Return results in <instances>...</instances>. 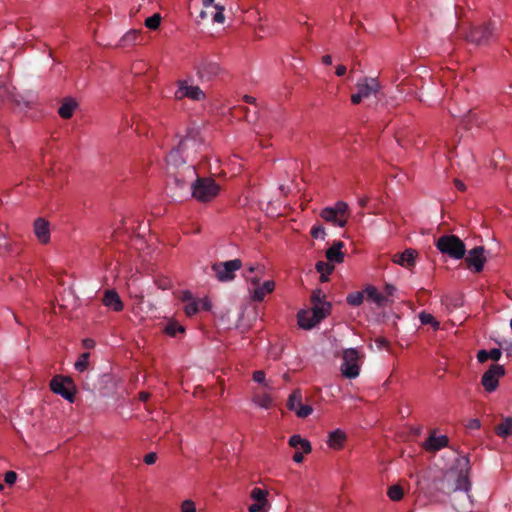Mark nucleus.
Wrapping results in <instances>:
<instances>
[{
	"label": "nucleus",
	"instance_id": "58836bf2",
	"mask_svg": "<svg viewBox=\"0 0 512 512\" xmlns=\"http://www.w3.org/2000/svg\"><path fill=\"white\" fill-rule=\"evenodd\" d=\"M332 208L340 217L348 219L347 213L349 210V206L346 202L338 201Z\"/></svg>",
	"mask_w": 512,
	"mask_h": 512
},
{
	"label": "nucleus",
	"instance_id": "09e8293b",
	"mask_svg": "<svg viewBox=\"0 0 512 512\" xmlns=\"http://www.w3.org/2000/svg\"><path fill=\"white\" fill-rule=\"evenodd\" d=\"M502 356V351L498 348H493L488 351V358L493 361H498Z\"/></svg>",
	"mask_w": 512,
	"mask_h": 512
},
{
	"label": "nucleus",
	"instance_id": "6ab92c4d",
	"mask_svg": "<svg viewBox=\"0 0 512 512\" xmlns=\"http://www.w3.org/2000/svg\"><path fill=\"white\" fill-rule=\"evenodd\" d=\"M102 301L105 306L112 308L116 312L123 310V302L114 290L105 291Z\"/></svg>",
	"mask_w": 512,
	"mask_h": 512
},
{
	"label": "nucleus",
	"instance_id": "5701e85b",
	"mask_svg": "<svg viewBox=\"0 0 512 512\" xmlns=\"http://www.w3.org/2000/svg\"><path fill=\"white\" fill-rule=\"evenodd\" d=\"M344 247V243L341 241L335 242L330 248L326 251V258L330 262L341 263L344 258V254L341 252V249Z\"/></svg>",
	"mask_w": 512,
	"mask_h": 512
},
{
	"label": "nucleus",
	"instance_id": "72a5a7b5",
	"mask_svg": "<svg viewBox=\"0 0 512 512\" xmlns=\"http://www.w3.org/2000/svg\"><path fill=\"white\" fill-rule=\"evenodd\" d=\"M164 331L169 335V336H176L178 332H184V327L179 325L178 323L176 322H173V321H170L166 324L165 328H164Z\"/></svg>",
	"mask_w": 512,
	"mask_h": 512
},
{
	"label": "nucleus",
	"instance_id": "9d476101",
	"mask_svg": "<svg viewBox=\"0 0 512 512\" xmlns=\"http://www.w3.org/2000/svg\"><path fill=\"white\" fill-rule=\"evenodd\" d=\"M505 374V369L502 365L492 364L489 369L483 374L481 383L487 392H493L497 389L499 378Z\"/></svg>",
	"mask_w": 512,
	"mask_h": 512
},
{
	"label": "nucleus",
	"instance_id": "ddd939ff",
	"mask_svg": "<svg viewBox=\"0 0 512 512\" xmlns=\"http://www.w3.org/2000/svg\"><path fill=\"white\" fill-rule=\"evenodd\" d=\"M382 86L377 78L374 77H363L356 83V89L361 93L364 98H368L372 95H376Z\"/></svg>",
	"mask_w": 512,
	"mask_h": 512
},
{
	"label": "nucleus",
	"instance_id": "473e14b6",
	"mask_svg": "<svg viewBox=\"0 0 512 512\" xmlns=\"http://www.w3.org/2000/svg\"><path fill=\"white\" fill-rule=\"evenodd\" d=\"M90 353H82L75 363V369L79 372H83L88 368Z\"/></svg>",
	"mask_w": 512,
	"mask_h": 512
},
{
	"label": "nucleus",
	"instance_id": "864d4df0",
	"mask_svg": "<svg viewBox=\"0 0 512 512\" xmlns=\"http://www.w3.org/2000/svg\"><path fill=\"white\" fill-rule=\"evenodd\" d=\"M0 248L9 251L10 245L4 234H0Z\"/></svg>",
	"mask_w": 512,
	"mask_h": 512
},
{
	"label": "nucleus",
	"instance_id": "6e6d98bb",
	"mask_svg": "<svg viewBox=\"0 0 512 512\" xmlns=\"http://www.w3.org/2000/svg\"><path fill=\"white\" fill-rule=\"evenodd\" d=\"M384 290H385V293H386L385 296H387L389 298L390 296L394 295V293L396 291V288L393 285H391V284H386Z\"/></svg>",
	"mask_w": 512,
	"mask_h": 512
},
{
	"label": "nucleus",
	"instance_id": "bf43d9fd",
	"mask_svg": "<svg viewBox=\"0 0 512 512\" xmlns=\"http://www.w3.org/2000/svg\"><path fill=\"white\" fill-rule=\"evenodd\" d=\"M181 300L184 302H190L193 300V296L190 291H183L181 295Z\"/></svg>",
	"mask_w": 512,
	"mask_h": 512
},
{
	"label": "nucleus",
	"instance_id": "680f3d73",
	"mask_svg": "<svg viewBox=\"0 0 512 512\" xmlns=\"http://www.w3.org/2000/svg\"><path fill=\"white\" fill-rule=\"evenodd\" d=\"M293 460L296 463H301L304 460L303 453H301L299 450H297L296 453L293 455Z\"/></svg>",
	"mask_w": 512,
	"mask_h": 512
},
{
	"label": "nucleus",
	"instance_id": "c03bdc74",
	"mask_svg": "<svg viewBox=\"0 0 512 512\" xmlns=\"http://www.w3.org/2000/svg\"><path fill=\"white\" fill-rule=\"evenodd\" d=\"M310 233H311V236L313 238H319V237L324 238V236L326 234L324 227L321 226V225H314L311 228V232Z\"/></svg>",
	"mask_w": 512,
	"mask_h": 512
},
{
	"label": "nucleus",
	"instance_id": "a211bd4d",
	"mask_svg": "<svg viewBox=\"0 0 512 512\" xmlns=\"http://www.w3.org/2000/svg\"><path fill=\"white\" fill-rule=\"evenodd\" d=\"M252 282L257 285L253 290V299L255 301H262L275 287V283L271 280L265 281L262 285H258V279L256 278L253 279Z\"/></svg>",
	"mask_w": 512,
	"mask_h": 512
},
{
	"label": "nucleus",
	"instance_id": "b1692460",
	"mask_svg": "<svg viewBox=\"0 0 512 512\" xmlns=\"http://www.w3.org/2000/svg\"><path fill=\"white\" fill-rule=\"evenodd\" d=\"M346 439V435L340 429L334 430L329 433L327 444L333 449H340Z\"/></svg>",
	"mask_w": 512,
	"mask_h": 512
},
{
	"label": "nucleus",
	"instance_id": "9b49d317",
	"mask_svg": "<svg viewBox=\"0 0 512 512\" xmlns=\"http://www.w3.org/2000/svg\"><path fill=\"white\" fill-rule=\"evenodd\" d=\"M175 98L178 100L189 98L194 101H200L205 98V93L198 86L189 85L188 81L181 80L178 82Z\"/></svg>",
	"mask_w": 512,
	"mask_h": 512
},
{
	"label": "nucleus",
	"instance_id": "20e7f679",
	"mask_svg": "<svg viewBox=\"0 0 512 512\" xmlns=\"http://www.w3.org/2000/svg\"><path fill=\"white\" fill-rule=\"evenodd\" d=\"M436 248L453 259H462L466 253L463 241L456 235H443L435 243Z\"/></svg>",
	"mask_w": 512,
	"mask_h": 512
},
{
	"label": "nucleus",
	"instance_id": "7c9ffc66",
	"mask_svg": "<svg viewBox=\"0 0 512 512\" xmlns=\"http://www.w3.org/2000/svg\"><path fill=\"white\" fill-rule=\"evenodd\" d=\"M298 319V325L306 330H309L313 328L315 325H317V322H314V318L311 316H304L303 319L301 318V310L297 314Z\"/></svg>",
	"mask_w": 512,
	"mask_h": 512
},
{
	"label": "nucleus",
	"instance_id": "423d86ee",
	"mask_svg": "<svg viewBox=\"0 0 512 512\" xmlns=\"http://www.w3.org/2000/svg\"><path fill=\"white\" fill-rule=\"evenodd\" d=\"M242 266L240 259H233L225 262H218L212 265V270L215 272L217 279L220 282L231 281L235 278V271L239 270Z\"/></svg>",
	"mask_w": 512,
	"mask_h": 512
},
{
	"label": "nucleus",
	"instance_id": "2eb2a0df",
	"mask_svg": "<svg viewBox=\"0 0 512 512\" xmlns=\"http://www.w3.org/2000/svg\"><path fill=\"white\" fill-rule=\"evenodd\" d=\"M331 310V304L328 303H318L315 305H312V308L310 310H301V318L303 319L304 316H311L314 318V322L319 323L321 320L326 318V316L330 313Z\"/></svg>",
	"mask_w": 512,
	"mask_h": 512
},
{
	"label": "nucleus",
	"instance_id": "ea45409f",
	"mask_svg": "<svg viewBox=\"0 0 512 512\" xmlns=\"http://www.w3.org/2000/svg\"><path fill=\"white\" fill-rule=\"evenodd\" d=\"M316 270L322 274V273H332V271L334 270V266L331 265L330 263L328 262H324V261H318L316 263Z\"/></svg>",
	"mask_w": 512,
	"mask_h": 512
},
{
	"label": "nucleus",
	"instance_id": "de8ad7c7",
	"mask_svg": "<svg viewBox=\"0 0 512 512\" xmlns=\"http://www.w3.org/2000/svg\"><path fill=\"white\" fill-rule=\"evenodd\" d=\"M17 480V474L14 471H8L4 475V482L8 485H13Z\"/></svg>",
	"mask_w": 512,
	"mask_h": 512
},
{
	"label": "nucleus",
	"instance_id": "5fc2aeb1",
	"mask_svg": "<svg viewBox=\"0 0 512 512\" xmlns=\"http://www.w3.org/2000/svg\"><path fill=\"white\" fill-rule=\"evenodd\" d=\"M363 99H365L361 93L357 90L356 93L351 95V102L355 105L359 104Z\"/></svg>",
	"mask_w": 512,
	"mask_h": 512
},
{
	"label": "nucleus",
	"instance_id": "e433bc0d",
	"mask_svg": "<svg viewBox=\"0 0 512 512\" xmlns=\"http://www.w3.org/2000/svg\"><path fill=\"white\" fill-rule=\"evenodd\" d=\"M160 23L161 15L159 13H155L145 20V26L152 30H156L160 26Z\"/></svg>",
	"mask_w": 512,
	"mask_h": 512
},
{
	"label": "nucleus",
	"instance_id": "393cba45",
	"mask_svg": "<svg viewBox=\"0 0 512 512\" xmlns=\"http://www.w3.org/2000/svg\"><path fill=\"white\" fill-rule=\"evenodd\" d=\"M289 445L296 450H302L305 454L310 453L312 450L310 442L303 439L300 435L291 436L289 439Z\"/></svg>",
	"mask_w": 512,
	"mask_h": 512
},
{
	"label": "nucleus",
	"instance_id": "a878e982",
	"mask_svg": "<svg viewBox=\"0 0 512 512\" xmlns=\"http://www.w3.org/2000/svg\"><path fill=\"white\" fill-rule=\"evenodd\" d=\"M194 176H196V170L194 166H186L184 167L183 175H175L174 181L176 186L182 189L188 186V183L184 177H188L190 180H192Z\"/></svg>",
	"mask_w": 512,
	"mask_h": 512
},
{
	"label": "nucleus",
	"instance_id": "37998d69",
	"mask_svg": "<svg viewBox=\"0 0 512 512\" xmlns=\"http://www.w3.org/2000/svg\"><path fill=\"white\" fill-rule=\"evenodd\" d=\"M268 504L264 502H255L251 504L248 508L249 512H267Z\"/></svg>",
	"mask_w": 512,
	"mask_h": 512
},
{
	"label": "nucleus",
	"instance_id": "a18cd8bd",
	"mask_svg": "<svg viewBox=\"0 0 512 512\" xmlns=\"http://www.w3.org/2000/svg\"><path fill=\"white\" fill-rule=\"evenodd\" d=\"M181 512H196L195 503L192 500H185L181 504Z\"/></svg>",
	"mask_w": 512,
	"mask_h": 512
},
{
	"label": "nucleus",
	"instance_id": "dca6fc26",
	"mask_svg": "<svg viewBox=\"0 0 512 512\" xmlns=\"http://www.w3.org/2000/svg\"><path fill=\"white\" fill-rule=\"evenodd\" d=\"M416 255H417V251L410 248V249H406L402 253H396L393 256L392 261L395 264H398L402 267L411 268L415 265Z\"/></svg>",
	"mask_w": 512,
	"mask_h": 512
},
{
	"label": "nucleus",
	"instance_id": "0eeeda50",
	"mask_svg": "<svg viewBox=\"0 0 512 512\" xmlns=\"http://www.w3.org/2000/svg\"><path fill=\"white\" fill-rule=\"evenodd\" d=\"M50 388L69 402H74L76 389L71 378L55 376L50 382Z\"/></svg>",
	"mask_w": 512,
	"mask_h": 512
},
{
	"label": "nucleus",
	"instance_id": "3c124183",
	"mask_svg": "<svg viewBox=\"0 0 512 512\" xmlns=\"http://www.w3.org/2000/svg\"><path fill=\"white\" fill-rule=\"evenodd\" d=\"M253 380L257 383H264L265 373L261 370L255 371L253 374Z\"/></svg>",
	"mask_w": 512,
	"mask_h": 512
},
{
	"label": "nucleus",
	"instance_id": "338daca9",
	"mask_svg": "<svg viewBox=\"0 0 512 512\" xmlns=\"http://www.w3.org/2000/svg\"><path fill=\"white\" fill-rule=\"evenodd\" d=\"M150 397V394L148 392H140L139 393V399L143 402H146Z\"/></svg>",
	"mask_w": 512,
	"mask_h": 512
},
{
	"label": "nucleus",
	"instance_id": "f704fd0d",
	"mask_svg": "<svg viewBox=\"0 0 512 512\" xmlns=\"http://www.w3.org/2000/svg\"><path fill=\"white\" fill-rule=\"evenodd\" d=\"M403 489L399 485H393L388 489V496L393 501H399L403 498Z\"/></svg>",
	"mask_w": 512,
	"mask_h": 512
},
{
	"label": "nucleus",
	"instance_id": "aec40b11",
	"mask_svg": "<svg viewBox=\"0 0 512 512\" xmlns=\"http://www.w3.org/2000/svg\"><path fill=\"white\" fill-rule=\"evenodd\" d=\"M320 216L327 222H332L339 227L347 225V218L340 217L332 207H326L320 212Z\"/></svg>",
	"mask_w": 512,
	"mask_h": 512
},
{
	"label": "nucleus",
	"instance_id": "0e129e2a",
	"mask_svg": "<svg viewBox=\"0 0 512 512\" xmlns=\"http://www.w3.org/2000/svg\"><path fill=\"white\" fill-rule=\"evenodd\" d=\"M454 184H455V186H456V188H457L458 190H460V191H465L466 186H465V184H464L461 180H459V179H455V180H454Z\"/></svg>",
	"mask_w": 512,
	"mask_h": 512
},
{
	"label": "nucleus",
	"instance_id": "39448f33",
	"mask_svg": "<svg viewBox=\"0 0 512 512\" xmlns=\"http://www.w3.org/2000/svg\"><path fill=\"white\" fill-rule=\"evenodd\" d=\"M359 353L356 349L350 348L343 352V362L341 364L342 375L348 379H354L359 375L360 367L358 364Z\"/></svg>",
	"mask_w": 512,
	"mask_h": 512
},
{
	"label": "nucleus",
	"instance_id": "e2e57ef3",
	"mask_svg": "<svg viewBox=\"0 0 512 512\" xmlns=\"http://www.w3.org/2000/svg\"><path fill=\"white\" fill-rule=\"evenodd\" d=\"M375 342H376L378 348H380V349L383 347H387L389 344L388 341L384 338H378V339H376Z\"/></svg>",
	"mask_w": 512,
	"mask_h": 512
},
{
	"label": "nucleus",
	"instance_id": "6e6552de",
	"mask_svg": "<svg viewBox=\"0 0 512 512\" xmlns=\"http://www.w3.org/2000/svg\"><path fill=\"white\" fill-rule=\"evenodd\" d=\"M495 38L494 28L491 24L474 26L470 29L466 39L476 45H487Z\"/></svg>",
	"mask_w": 512,
	"mask_h": 512
},
{
	"label": "nucleus",
	"instance_id": "f257e3e1",
	"mask_svg": "<svg viewBox=\"0 0 512 512\" xmlns=\"http://www.w3.org/2000/svg\"><path fill=\"white\" fill-rule=\"evenodd\" d=\"M459 471L449 470L433 481L435 490L454 496L451 498L452 505L459 512H468L472 509V499L469 494L471 482L469 481V458L467 456L458 460Z\"/></svg>",
	"mask_w": 512,
	"mask_h": 512
},
{
	"label": "nucleus",
	"instance_id": "a19ab883",
	"mask_svg": "<svg viewBox=\"0 0 512 512\" xmlns=\"http://www.w3.org/2000/svg\"><path fill=\"white\" fill-rule=\"evenodd\" d=\"M184 310L188 316L195 315L199 311V303L192 300L185 305Z\"/></svg>",
	"mask_w": 512,
	"mask_h": 512
},
{
	"label": "nucleus",
	"instance_id": "f03ea898",
	"mask_svg": "<svg viewBox=\"0 0 512 512\" xmlns=\"http://www.w3.org/2000/svg\"><path fill=\"white\" fill-rule=\"evenodd\" d=\"M200 145V134L197 128H190L187 131L186 136L180 141L179 145L173 148L169 154L167 155V163L168 165H172L178 167L179 165L185 164V159L182 156V153L189 146L192 148H196Z\"/></svg>",
	"mask_w": 512,
	"mask_h": 512
},
{
	"label": "nucleus",
	"instance_id": "8fccbe9b",
	"mask_svg": "<svg viewBox=\"0 0 512 512\" xmlns=\"http://www.w3.org/2000/svg\"><path fill=\"white\" fill-rule=\"evenodd\" d=\"M157 460V454L154 453V452H150L148 454L145 455L144 457V462L147 464V465H152L156 462Z\"/></svg>",
	"mask_w": 512,
	"mask_h": 512
},
{
	"label": "nucleus",
	"instance_id": "4468645a",
	"mask_svg": "<svg viewBox=\"0 0 512 512\" xmlns=\"http://www.w3.org/2000/svg\"><path fill=\"white\" fill-rule=\"evenodd\" d=\"M220 72V66L213 61H202L197 67V75L202 81H210Z\"/></svg>",
	"mask_w": 512,
	"mask_h": 512
},
{
	"label": "nucleus",
	"instance_id": "4c0bfd02",
	"mask_svg": "<svg viewBox=\"0 0 512 512\" xmlns=\"http://www.w3.org/2000/svg\"><path fill=\"white\" fill-rule=\"evenodd\" d=\"M419 319H420L421 323L424 325L430 324L435 329H437L439 327V322H437L435 320L434 316L429 313L421 312L419 315Z\"/></svg>",
	"mask_w": 512,
	"mask_h": 512
},
{
	"label": "nucleus",
	"instance_id": "cd10ccee",
	"mask_svg": "<svg viewBox=\"0 0 512 512\" xmlns=\"http://www.w3.org/2000/svg\"><path fill=\"white\" fill-rule=\"evenodd\" d=\"M495 432L500 437H507L510 435L512 433V420L510 418L505 419L502 423L496 426Z\"/></svg>",
	"mask_w": 512,
	"mask_h": 512
},
{
	"label": "nucleus",
	"instance_id": "4d7b16f0",
	"mask_svg": "<svg viewBox=\"0 0 512 512\" xmlns=\"http://www.w3.org/2000/svg\"><path fill=\"white\" fill-rule=\"evenodd\" d=\"M346 71H347V68L345 65H338L336 67V71H335V74L339 77H342L346 74Z\"/></svg>",
	"mask_w": 512,
	"mask_h": 512
},
{
	"label": "nucleus",
	"instance_id": "7ed1b4c3",
	"mask_svg": "<svg viewBox=\"0 0 512 512\" xmlns=\"http://www.w3.org/2000/svg\"><path fill=\"white\" fill-rule=\"evenodd\" d=\"M192 196L200 202H208L215 198L220 190L219 185L212 178H200L189 186Z\"/></svg>",
	"mask_w": 512,
	"mask_h": 512
},
{
	"label": "nucleus",
	"instance_id": "412c9836",
	"mask_svg": "<svg viewBox=\"0 0 512 512\" xmlns=\"http://www.w3.org/2000/svg\"><path fill=\"white\" fill-rule=\"evenodd\" d=\"M368 300L374 302L379 307H384L389 303V299L387 296L378 292V290L374 286H368L364 290Z\"/></svg>",
	"mask_w": 512,
	"mask_h": 512
},
{
	"label": "nucleus",
	"instance_id": "603ef678",
	"mask_svg": "<svg viewBox=\"0 0 512 512\" xmlns=\"http://www.w3.org/2000/svg\"><path fill=\"white\" fill-rule=\"evenodd\" d=\"M477 360H478L480 363H484V362H486L487 360H489V358H488V351H487V350H480V351L477 353Z\"/></svg>",
	"mask_w": 512,
	"mask_h": 512
},
{
	"label": "nucleus",
	"instance_id": "f3484780",
	"mask_svg": "<svg viewBox=\"0 0 512 512\" xmlns=\"http://www.w3.org/2000/svg\"><path fill=\"white\" fill-rule=\"evenodd\" d=\"M34 233L41 243H48L50 240L49 222L44 218L36 219L34 222Z\"/></svg>",
	"mask_w": 512,
	"mask_h": 512
},
{
	"label": "nucleus",
	"instance_id": "79ce46f5",
	"mask_svg": "<svg viewBox=\"0 0 512 512\" xmlns=\"http://www.w3.org/2000/svg\"><path fill=\"white\" fill-rule=\"evenodd\" d=\"M325 295L322 293L321 290H315L311 295V303L312 305L320 304V303H327L324 301Z\"/></svg>",
	"mask_w": 512,
	"mask_h": 512
},
{
	"label": "nucleus",
	"instance_id": "774afa93",
	"mask_svg": "<svg viewBox=\"0 0 512 512\" xmlns=\"http://www.w3.org/2000/svg\"><path fill=\"white\" fill-rule=\"evenodd\" d=\"M322 61L326 65H331L332 64V57L330 55H325V56H323Z\"/></svg>",
	"mask_w": 512,
	"mask_h": 512
},
{
	"label": "nucleus",
	"instance_id": "bb28decb",
	"mask_svg": "<svg viewBox=\"0 0 512 512\" xmlns=\"http://www.w3.org/2000/svg\"><path fill=\"white\" fill-rule=\"evenodd\" d=\"M76 106L77 103L74 100L65 99L59 107L58 113L63 119H69L72 117Z\"/></svg>",
	"mask_w": 512,
	"mask_h": 512
},
{
	"label": "nucleus",
	"instance_id": "4be33fe9",
	"mask_svg": "<svg viewBox=\"0 0 512 512\" xmlns=\"http://www.w3.org/2000/svg\"><path fill=\"white\" fill-rule=\"evenodd\" d=\"M448 437L445 435L436 436L434 434L430 435L426 442V449L429 451H438L446 446H448Z\"/></svg>",
	"mask_w": 512,
	"mask_h": 512
},
{
	"label": "nucleus",
	"instance_id": "f8f14e48",
	"mask_svg": "<svg viewBox=\"0 0 512 512\" xmlns=\"http://www.w3.org/2000/svg\"><path fill=\"white\" fill-rule=\"evenodd\" d=\"M465 262L470 270H473L476 273L481 272L486 262L484 248L482 246H477L468 251Z\"/></svg>",
	"mask_w": 512,
	"mask_h": 512
},
{
	"label": "nucleus",
	"instance_id": "69168bd1",
	"mask_svg": "<svg viewBox=\"0 0 512 512\" xmlns=\"http://www.w3.org/2000/svg\"><path fill=\"white\" fill-rule=\"evenodd\" d=\"M83 345H84L85 348L90 349V348L94 347L95 343H94V341L92 339H85L83 341Z\"/></svg>",
	"mask_w": 512,
	"mask_h": 512
},
{
	"label": "nucleus",
	"instance_id": "49530a36",
	"mask_svg": "<svg viewBox=\"0 0 512 512\" xmlns=\"http://www.w3.org/2000/svg\"><path fill=\"white\" fill-rule=\"evenodd\" d=\"M215 8L217 9V11L213 16V20L217 23H223L224 19H225L224 14H223L224 8L219 5H215Z\"/></svg>",
	"mask_w": 512,
	"mask_h": 512
},
{
	"label": "nucleus",
	"instance_id": "c85d7f7f",
	"mask_svg": "<svg viewBox=\"0 0 512 512\" xmlns=\"http://www.w3.org/2000/svg\"><path fill=\"white\" fill-rule=\"evenodd\" d=\"M140 33L137 30H130L120 40V46L125 47L137 43Z\"/></svg>",
	"mask_w": 512,
	"mask_h": 512
},
{
	"label": "nucleus",
	"instance_id": "c9c22d12",
	"mask_svg": "<svg viewBox=\"0 0 512 512\" xmlns=\"http://www.w3.org/2000/svg\"><path fill=\"white\" fill-rule=\"evenodd\" d=\"M363 299H364L363 292L357 291V292L350 293L347 296V303L351 306H359L360 304H362Z\"/></svg>",
	"mask_w": 512,
	"mask_h": 512
},
{
	"label": "nucleus",
	"instance_id": "13d9d810",
	"mask_svg": "<svg viewBox=\"0 0 512 512\" xmlns=\"http://www.w3.org/2000/svg\"><path fill=\"white\" fill-rule=\"evenodd\" d=\"M480 421L478 419H471L469 422H468V425L467 427L469 429H478L480 428Z\"/></svg>",
	"mask_w": 512,
	"mask_h": 512
},
{
	"label": "nucleus",
	"instance_id": "c756f323",
	"mask_svg": "<svg viewBox=\"0 0 512 512\" xmlns=\"http://www.w3.org/2000/svg\"><path fill=\"white\" fill-rule=\"evenodd\" d=\"M267 496H268V492L266 490L258 488V487L253 488L250 493V497L255 502H264L265 504H268Z\"/></svg>",
	"mask_w": 512,
	"mask_h": 512
},
{
	"label": "nucleus",
	"instance_id": "2f4dec72",
	"mask_svg": "<svg viewBox=\"0 0 512 512\" xmlns=\"http://www.w3.org/2000/svg\"><path fill=\"white\" fill-rule=\"evenodd\" d=\"M253 401L258 406L269 409L272 406V398L268 394L255 395Z\"/></svg>",
	"mask_w": 512,
	"mask_h": 512
},
{
	"label": "nucleus",
	"instance_id": "1a4fd4ad",
	"mask_svg": "<svg viewBox=\"0 0 512 512\" xmlns=\"http://www.w3.org/2000/svg\"><path fill=\"white\" fill-rule=\"evenodd\" d=\"M302 398L301 390H294L287 400V408L294 411L297 417L306 418L313 412V408L310 405L302 404Z\"/></svg>",
	"mask_w": 512,
	"mask_h": 512
},
{
	"label": "nucleus",
	"instance_id": "052dcab7",
	"mask_svg": "<svg viewBox=\"0 0 512 512\" xmlns=\"http://www.w3.org/2000/svg\"><path fill=\"white\" fill-rule=\"evenodd\" d=\"M199 303V309L202 308L203 310H209L211 305L210 302L206 299L197 301Z\"/></svg>",
	"mask_w": 512,
	"mask_h": 512
}]
</instances>
